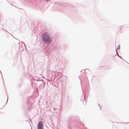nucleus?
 Masks as SVG:
<instances>
[{"mask_svg":"<svg viewBox=\"0 0 129 129\" xmlns=\"http://www.w3.org/2000/svg\"><path fill=\"white\" fill-rule=\"evenodd\" d=\"M42 40L46 43H49L51 42V39L48 33L45 32L42 35Z\"/></svg>","mask_w":129,"mask_h":129,"instance_id":"obj_1","label":"nucleus"},{"mask_svg":"<svg viewBox=\"0 0 129 129\" xmlns=\"http://www.w3.org/2000/svg\"><path fill=\"white\" fill-rule=\"evenodd\" d=\"M43 123L42 121H40L38 125V129H43Z\"/></svg>","mask_w":129,"mask_h":129,"instance_id":"obj_2","label":"nucleus"}]
</instances>
